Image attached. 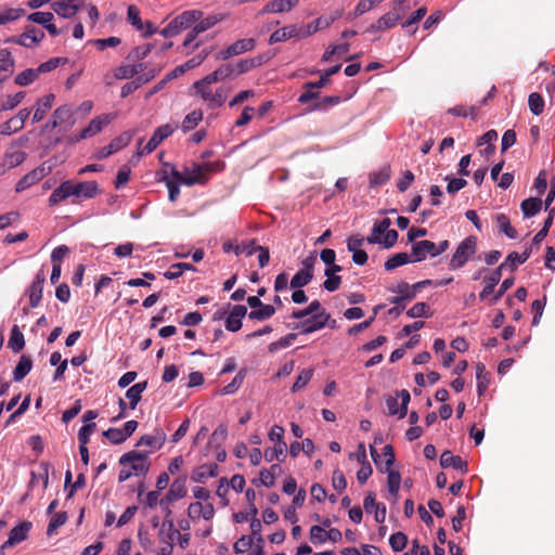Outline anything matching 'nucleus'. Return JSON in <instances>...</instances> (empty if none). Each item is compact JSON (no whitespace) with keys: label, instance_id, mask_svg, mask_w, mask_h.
Returning a JSON list of instances; mask_svg holds the SVG:
<instances>
[{"label":"nucleus","instance_id":"nucleus-63","mask_svg":"<svg viewBox=\"0 0 555 555\" xmlns=\"http://www.w3.org/2000/svg\"><path fill=\"white\" fill-rule=\"evenodd\" d=\"M507 268L509 269V263H506V260H505L496 269H494L489 275L485 276L483 282L489 283L493 286H496L502 278V271Z\"/></svg>","mask_w":555,"mask_h":555},{"label":"nucleus","instance_id":"nucleus-54","mask_svg":"<svg viewBox=\"0 0 555 555\" xmlns=\"http://www.w3.org/2000/svg\"><path fill=\"white\" fill-rule=\"evenodd\" d=\"M410 318H429L431 315L430 306L426 302H416L406 312Z\"/></svg>","mask_w":555,"mask_h":555},{"label":"nucleus","instance_id":"nucleus-15","mask_svg":"<svg viewBox=\"0 0 555 555\" xmlns=\"http://www.w3.org/2000/svg\"><path fill=\"white\" fill-rule=\"evenodd\" d=\"M65 125L66 128H72L75 125V118L70 106L62 105L57 107L53 114L51 121L47 125V127H51L52 129Z\"/></svg>","mask_w":555,"mask_h":555},{"label":"nucleus","instance_id":"nucleus-6","mask_svg":"<svg viewBox=\"0 0 555 555\" xmlns=\"http://www.w3.org/2000/svg\"><path fill=\"white\" fill-rule=\"evenodd\" d=\"M405 10L396 9L390 10L383 16H380L375 23L371 24L366 31L375 33V31H386L388 29L393 28L404 16Z\"/></svg>","mask_w":555,"mask_h":555},{"label":"nucleus","instance_id":"nucleus-20","mask_svg":"<svg viewBox=\"0 0 555 555\" xmlns=\"http://www.w3.org/2000/svg\"><path fill=\"white\" fill-rule=\"evenodd\" d=\"M440 466L442 468L452 467L460 470L463 475L468 472V464L460 455H454L451 451L446 450L440 455Z\"/></svg>","mask_w":555,"mask_h":555},{"label":"nucleus","instance_id":"nucleus-38","mask_svg":"<svg viewBox=\"0 0 555 555\" xmlns=\"http://www.w3.org/2000/svg\"><path fill=\"white\" fill-rule=\"evenodd\" d=\"M286 442L280 441V443H275L273 448H268L264 453L263 457L267 462H272L274 460H278L279 462L284 461V453L286 451Z\"/></svg>","mask_w":555,"mask_h":555},{"label":"nucleus","instance_id":"nucleus-8","mask_svg":"<svg viewBox=\"0 0 555 555\" xmlns=\"http://www.w3.org/2000/svg\"><path fill=\"white\" fill-rule=\"evenodd\" d=\"M133 133L131 131H125L120 135L114 138L111 143L106 146L101 147L95 153V158L104 159L111 156L112 154L117 153L121 149L129 145L132 140Z\"/></svg>","mask_w":555,"mask_h":555},{"label":"nucleus","instance_id":"nucleus-2","mask_svg":"<svg viewBox=\"0 0 555 555\" xmlns=\"http://www.w3.org/2000/svg\"><path fill=\"white\" fill-rule=\"evenodd\" d=\"M222 169L220 163H203L194 164L191 171L188 168L184 171H179L175 167L171 169V177L179 183L188 186L194 184H205L209 180V175L214 171Z\"/></svg>","mask_w":555,"mask_h":555},{"label":"nucleus","instance_id":"nucleus-37","mask_svg":"<svg viewBox=\"0 0 555 555\" xmlns=\"http://www.w3.org/2000/svg\"><path fill=\"white\" fill-rule=\"evenodd\" d=\"M185 271H196V268L188 262L173 263L169 270L164 273V276L168 280H176L180 278Z\"/></svg>","mask_w":555,"mask_h":555},{"label":"nucleus","instance_id":"nucleus-17","mask_svg":"<svg viewBox=\"0 0 555 555\" xmlns=\"http://www.w3.org/2000/svg\"><path fill=\"white\" fill-rule=\"evenodd\" d=\"M50 168H44V166L37 167L26 173L21 180L16 183L15 191L17 193L23 192L29 189L31 185L41 181L48 173Z\"/></svg>","mask_w":555,"mask_h":555},{"label":"nucleus","instance_id":"nucleus-59","mask_svg":"<svg viewBox=\"0 0 555 555\" xmlns=\"http://www.w3.org/2000/svg\"><path fill=\"white\" fill-rule=\"evenodd\" d=\"M341 101L338 95L324 96L320 101L315 102L312 106L314 111H326L328 107L339 104Z\"/></svg>","mask_w":555,"mask_h":555},{"label":"nucleus","instance_id":"nucleus-64","mask_svg":"<svg viewBox=\"0 0 555 555\" xmlns=\"http://www.w3.org/2000/svg\"><path fill=\"white\" fill-rule=\"evenodd\" d=\"M54 18L53 13L51 12H35L28 15L27 20L42 25L43 27L52 22Z\"/></svg>","mask_w":555,"mask_h":555},{"label":"nucleus","instance_id":"nucleus-41","mask_svg":"<svg viewBox=\"0 0 555 555\" xmlns=\"http://www.w3.org/2000/svg\"><path fill=\"white\" fill-rule=\"evenodd\" d=\"M496 223L500 228V230L508 237V238H516L517 237V231L511 225L509 218L505 214H499L495 217Z\"/></svg>","mask_w":555,"mask_h":555},{"label":"nucleus","instance_id":"nucleus-24","mask_svg":"<svg viewBox=\"0 0 555 555\" xmlns=\"http://www.w3.org/2000/svg\"><path fill=\"white\" fill-rule=\"evenodd\" d=\"M217 474L218 465L216 463L204 464L193 470L191 479L194 482L205 483L209 478L217 476Z\"/></svg>","mask_w":555,"mask_h":555},{"label":"nucleus","instance_id":"nucleus-60","mask_svg":"<svg viewBox=\"0 0 555 555\" xmlns=\"http://www.w3.org/2000/svg\"><path fill=\"white\" fill-rule=\"evenodd\" d=\"M220 21H221V17H219L218 15H210V16H208L206 18H202L201 17L194 24V26L196 27L197 31L204 33V31L210 29L211 27H214Z\"/></svg>","mask_w":555,"mask_h":555},{"label":"nucleus","instance_id":"nucleus-30","mask_svg":"<svg viewBox=\"0 0 555 555\" xmlns=\"http://www.w3.org/2000/svg\"><path fill=\"white\" fill-rule=\"evenodd\" d=\"M147 387V380L134 384L126 391V397L129 399L130 409L134 410L142 398V392Z\"/></svg>","mask_w":555,"mask_h":555},{"label":"nucleus","instance_id":"nucleus-46","mask_svg":"<svg viewBox=\"0 0 555 555\" xmlns=\"http://www.w3.org/2000/svg\"><path fill=\"white\" fill-rule=\"evenodd\" d=\"M387 472V485L389 492L397 496L400 483H401V475L399 472L392 470L391 467L389 469L386 468Z\"/></svg>","mask_w":555,"mask_h":555},{"label":"nucleus","instance_id":"nucleus-36","mask_svg":"<svg viewBox=\"0 0 555 555\" xmlns=\"http://www.w3.org/2000/svg\"><path fill=\"white\" fill-rule=\"evenodd\" d=\"M275 313V307L273 305L262 304L258 309L247 312L250 320L254 321H266L273 317Z\"/></svg>","mask_w":555,"mask_h":555},{"label":"nucleus","instance_id":"nucleus-50","mask_svg":"<svg viewBox=\"0 0 555 555\" xmlns=\"http://www.w3.org/2000/svg\"><path fill=\"white\" fill-rule=\"evenodd\" d=\"M0 62H2L0 66L4 68V77H9L13 74L15 61L9 50L0 49Z\"/></svg>","mask_w":555,"mask_h":555},{"label":"nucleus","instance_id":"nucleus-26","mask_svg":"<svg viewBox=\"0 0 555 555\" xmlns=\"http://www.w3.org/2000/svg\"><path fill=\"white\" fill-rule=\"evenodd\" d=\"M390 224L391 220L389 218H384L380 221L375 222L371 234L366 237V242L370 244L382 243V237L384 236L385 231H387Z\"/></svg>","mask_w":555,"mask_h":555},{"label":"nucleus","instance_id":"nucleus-21","mask_svg":"<svg viewBox=\"0 0 555 555\" xmlns=\"http://www.w3.org/2000/svg\"><path fill=\"white\" fill-rule=\"evenodd\" d=\"M30 521H23L15 526L9 533L8 540L3 543V547H12L27 539L28 532L31 529Z\"/></svg>","mask_w":555,"mask_h":555},{"label":"nucleus","instance_id":"nucleus-43","mask_svg":"<svg viewBox=\"0 0 555 555\" xmlns=\"http://www.w3.org/2000/svg\"><path fill=\"white\" fill-rule=\"evenodd\" d=\"M390 179V167L385 166L380 170L370 175V186L376 188L385 184Z\"/></svg>","mask_w":555,"mask_h":555},{"label":"nucleus","instance_id":"nucleus-55","mask_svg":"<svg viewBox=\"0 0 555 555\" xmlns=\"http://www.w3.org/2000/svg\"><path fill=\"white\" fill-rule=\"evenodd\" d=\"M528 105L531 113L538 116L544 109V100L539 93L532 92L528 98Z\"/></svg>","mask_w":555,"mask_h":555},{"label":"nucleus","instance_id":"nucleus-3","mask_svg":"<svg viewBox=\"0 0 555 555\" xmlns=\"http://www.w3.org/2000/svg\"><path fill=\"white\" fill-rule=\"evenodd\" d=\"M119 464L124 466L118 475L119 482L128 480L133 475H145L151 467V461L147 457V453L135 450L122 454L119 457Z\"/></svg>","mask_w":555,"mask_h":555},{"label":"nucleus","instance_id":"nucleus-13","mask_svg":"<svg viewBox=\"0 0 555 555\" xmlns=\"http://www.w3.org/2000/svg\"><path fill=\"white\" fill-rule=\"evenodd\" d=\"M201 17H203V12L201 10H189L176 16L170 23L177 34H180L181 31L192 27Z\"/></svg>","mask_w":555,"mask_h":555},{"label":"nucleus","instance_id":"nucleus-16","mask_svg":"<svg viewBox=\"0 0 555 555\" xmlns=\"http://www.w3.org/2000/svg\"><path fill=\"white\" fill-rule=\"evenodd\" d=\"M293 38L304 39L301 27L296 24L288 25L273 31L269 37V44H275Z\"/></svg>","mask_w":555,"mask_h":555},{"label":"nucleus","instance_id":"nucleus-18","mask_svg":"<svg viewBox=\"0 0 555 555\" xmlns=\"http://www.w3.org/2000/svg\"><path fill=\"white\" fill-rule=\"evenodd\" d=\"M427 255L436 257V244L434 242L424 240L412 244V262L423 261Z\"/></svg>","mask_w":555,"mask_h":555},{"label":"nucleus","instance_id":"nucleus-52","mask_svg":"<svg viewBox=\"0 0 555 555\" xmlns=\"http://www.w3.org/2000/svg\"><path fill=\"white\" fill-rule=\"evenodd\" d=\"M554 212H555V210H554V208H552L550 210L548 217L544 221L542 229L533 236L532 244L539 245L546 237V235L550 231V228L553 223Z\"/></svg>","mask_w":555,"mask_h":555},{"label":"nucleus","instance_id":"nucleus-25","mask_svg":"<svg viewBox=\"0 0 555 555\" xmlns=\"http://www.w3.org/2000/svg\"><path fill=\"white\" fill-rule=\"evenodd\" d=\"M341 68V64L334 65L324 72L320 73V79L315 82H306L305 88L321 89L326 87L331 82V77L336 75Z\"/></svg>","mask_w":555,"mask_h":555},{"label":"nucleus","instance_id":"nucleus-31","mask_svg":"<svg viewBox=\"0 0 555 555\" xmlns=\"http://www.w3.org/2000/svg\"><path fill=\"white\" fill-rule=\"evenodd\" d=\"M222 249L224 253L234 251L236 255L246 254V256H251L256 251L254 241H250L247 244L242 245H233V243L227 241L223 243Z\"/></svg>","mask_w":555,"mask_h":555},{"label":"nucleus","instance_id":"nucleus-34","mask_svg":"<svg viewBox=\"0 0 555 555\" xmlns=\"http://www.w3.org/2000/svg\"><path fill=\"white\" fill-rule=\"evenodd\" d=\"M426 13L427 9L425 7L417 9L406 21L401 24L402 28L408 29L410 34H414L417 29L416 25L424 18Z\"/></svg>","mask_w":555,"mask_h":555},{"label":"nucleus","instance_id":"nucleus-35","mask_svg":"<svg viewBox=\"0 0 555 555\" xmlns=\"http://www.w3.org/2000/svg\"><path fill=\"white\" fill-rule=\"evenodd\" d=\"M232 56L240 55L242 53L251 51L256 47V40L254 38L238 39L234 43L230 44Z\"/></svg>","mask_w":555,"mask_h":555},{"label":"nucleus","instance_id":"nucleus-40","mask_svg":"<svg viewBox=\"0 0 555 555\" xmlns=\"http://www.w3.org/2000/svg\"><path fill=\"white\" fill-rule=\"evenodd\" d=\"M202 120L203 112L199 109H194L184 117L181 129L183 132H189L194 129Z\"/></svg>","mask_w":555,"mask_h":555},{"label":"nucleus","instance_id":"nucleus-5","mask_svg":"<svg viewBox=\"0 0 555 555\" xmlns=\"http://www.w3.org/2000/svg\"><path fill=\"white\" fill-rule=\"evenodd\" d=\"M115 118L114 114H102L100 116H96L93 118L87 127H85L78 135L69 137L68 142L69 143H77L81 140L91 138L99 132L102 131V129L111 124V121Z\"/></svg>","mask_w":555,"mask_h":555},{"label":"nucleus","instance_id":"nucleus-32","mask_svg":"<svg viewBox=\"0 0 555 555\" xmlns=\"http://www.w3.org/2000/svg\"><path fill=\"white\" fill-rule=\"evenodd\" d=\"M525 218L535 216L542 208V201L539 197L524 199L520 205Z\"/></svg>","mask_w":555,"mask_h":555},{"label":"nucleus","instance_id":"nucleus-19","mask_svg":"<svg viewBox=\"0 0 555 555\" xmlns=\"http://www.w3.org/2000/svg\"><path fill=\"white\" fill-rule=\"evenodd\" d=\"M85 0H59L52 4L53 11L64 17L70 18L77 14Z\"/></svg>","mask_w":555,"mask_h":555},{"label":"nucleus","instance_id":"nucleus-44","mask_svg":"<svg viewBox=\"0 0 555 555\" xmlns=\"http://www.w3.org/2000/svg\"><path fill=\"white\" fill-rule=\"evenodd\" d=\"M313 279V273L302 271L301 269L292 278L289 282L291 288H301L308 285Z\"/></svg>","mask_w":555,"mask_h":555},{"label":"nucleus","instance_id":"nucleus-22","mask_svg":"<svg viewBox=\"0 0 555 555\" xmlns=\"http://www.w3.org/2000/svg\"><path fill=\"white\" fill-rule=\"evenodd\" d=\"M247 315V308L243 305H235L225 318V328L229 332H237L242 327V321Z\"/></svg>","mask_w":555,"mask_h":555},{"label":"nucleus","instance_id":"nucleus-4","mask_svg":"<svg viewBox=\"0 0 555 555\" xmlns=\"http://www.w3.org/2000/svg\"><path fill=\"white\" fill-rule=\"evenodd\" d=\"M477 249V238L475 236H467L464 238L460 245L456 247L451 260H450V269H459L462 268L468 259L476 253Z\"/></svg>","mask_w":555,"mask_h":555},{"label":"nucleus","instance_id":"nucleus-11","mask_svg":"<svg viewBox=\"0 0 555 555\" xmlns=\"http://www.w3.org/2000/svg\"><path fill=\"white\" fill-rule=\"evenodd\" d=\"M331 320V314L326 310H321L319 313L312 315L310 319L297 324L295 328H302V334H310L322 330Z\"/></svg>","mask_w":555,"mask_h":555},{"label":"nucleus","instance_id":"nucleus-29","mask_svg":"<svg viewBox=\"0 0 555 555\" xmlns=\"http://www.w3.org/2000/svg\"><path fill=\"white\" fill-rule=\"evenodd\" d=\"M33 369V360L29 356L23 354L16 367L13 371V378L15 382L23 380Z\"/></svg>","mask_w":555,"mask_h":555},{"label":"nucleus","instance_id":"nucleus-12","mask_svg":"<svg viewBox=\"0 0 555 555\" xmlns=\"http://www.w3.org/2000/svg\"><path fill=\"white\" fill-rule=\"evenodd\" d=\"M340 16H341V13L339 11H337L334 14L320 16L317 20H314L313 22H311L305 26H300L304 38H307L313 34H315L319 30L328 28Z\"/></svg>","mask_w":555,"mask_h":555},{"label":"nucleus","instance_id":"nucleus-27","mask_svg":"<svg viewBox=\"0 0 555 555\" xmlns=\"http://www.w3.org/2000/svg\"><path fill=\"white\" fill-rule=\"evenodd\" d=\"M54 94H47L37 101V108L33 116V122H39L43 119L46 113L52 107Z\"/></svg>","mask_w":555,"mask_h":555},{"label":"nucleus","instance_id":"nucleus-1","mask_svg":"<svg viewBox=\"0 0 555 555\" xmlns=\"http://www.w3.org/2000/svg\"><path fill=\"white\" fill-rule=\"evenodd\" d=\"M99 184L95 181L73 182L70 180L62 182L50 195L49 205L55 206L59 203L75 197L76 199H90L99 194Z\"/></svg>","mask_w":555,"mask_h":555},{"label":"nucleus","instance_id":"nucleus-45","mask_svg":"<svg viewBox=\"0 0 555 555\" xmlns=\"http://www.w3.org/2000/svg\"><path fill=\"white\" fill-rule=\"evenodd\" d=\"M185 481L186 477L183 476L175 479L173 482L171 483L168 491L170 492V495L176 498V500L183 499L186 495L188 491L185 487Z\"/></svg>","mask_w":555,"mask_h":555},{"label":"nucleus","instance_id":"nucleus-57","mask_svg":"<svg viewBox=\"0 0 555 555\" xmlns=\"http://www.w3.org/2000/svg\"><path fill=\"white\" fill-rule=\"evenodd\" d=\"M66 62H67V60L64 57H52V59L48 60L47 62L40 64L36 68V72L38 73V75L44 74V73L55 69L60 65L66 64Z\"/></svg>","mask_w":555,"mask_h":555},{"label":"nucleus","instance_id":"nucleus-53","mask_svg":"<svg viewBox=\"0 0 555 555\" xmlns=\"http://www.w3.org/2000/svg\"><path fill=\"white\" fill-rule=\"evenodd\" d=\"M389 544L395 552H401L406 547L408 537L401 531L395 532L389 538Z\"/></svg>","mask_w":555,"mask_h":555},{"label":"nucleus","instance_id":"nucleus-62","mask_svg":"<svg viewBox=\"0 0 555 555\" xmlns=\"http://www.w3.org/2000/svg\"><path fill=\"white\" fill-rule=\"evenodd\" d=\"M297 338V334L291 333L284 337H281L279 340L273 341L269 345V350L271 352L276 351L279 349L287 348L292 345V343Z\"/></svg>","mask_w":555,"mask_h":555},{"label":"nucleus","instance_id":"nucleus-61","mask_svg":"<svg viewBox=\"0 0 555 555\" xmlns=\"http://www.w3.org/2000/svg\"><path fill=\"white\" fill-rule=\"evenodd\" d=\"M310 541L313 544H323L326 542V530L321 526H312L309 532Z\"/></svg>","mask_w":555,"mask_h":555},{"label":"nucleus","instance_id":"nucleus-28","mask_svg":"<svg viewBox=\"0 0 555 555\" xmlns=\"http://www.w3.org/2000/svg\"><path fill=\"white\" fill-rule=\"evenodd\" d=\"M266 62L262 55H257L251 59L241 60L234 64L236 76L245 74L253 68L261 66Z\"/></svg>","mask_w":555,"mask_h":555},{"label":"nucleus","instance_id":"nucleus-33","mask_svg":"<svg viewBox=\"0 0 555 555\" xmlns=\"http://www.w3.org/2000/svg\"><path fill=\"white\" fill-rule=\"evenodd\" d=\"M8 347L15 353L20 352L25 347L24 335L17 325H14L11 330Z\"/></svg>","mask_w":555,"mask_h":555},{"label":"nucleus","instance_id":"nucleus-14","mask_svg":"<svg viewBox=\"0 0 555 555\" xmlns=\"http://www.w3.org/2000/svg\"><path fill=\"white\" fill-rule=\"evenodd\" d=\"M166 441V434L162 428H156L152 435H143L140 440L137 442V447H149V451H143L144 453H153L163 448Z\"/></svg>","mask_w":555,"mask_h":555},{"label":"nucleus","instance_id":"nucleus-42","mask_svg":"<svg viewBox=\"0 0 555 555\" xmlns=\"http://www.w3.org/2000/svg\"><path fill=\"white\" fill-rule=\"evenodd\" d=\"M410 261H412V257L406 253H398L388 258L385 262V269L387 271H392L400 266L409 263Z\"/></svg>","mask_w":555,"mask_h":555},{"label":"nucleus","instance_id":"nucleus-58","mask_svg":"<svg viewBox=\"0 0 555 555\" xmlns=\"http://www.w3.org/2000/svg\"><path fill=\"white\" fill-rule=\"evenodd\" d=\"M66 521H67L66 512H60V513L54 514L49 522V526L47 529V534L52 535L56 531V529L60 528L61 526L65 525Z\"/></svg>","mask_w":555,"mask_h":555},{"label":"nucleus","instance_id":"nucleus-49","mask_svg":"<svg viewBox=\"0 0 555 555\" xmlns=\"http://www.w3.org/2000/svg\"><path fill=\"white\" fill-rule=\"evenodd\" d=\"M26 159V153L23 151H14L7 153L4 156L3 166L7 168H14L21 165Z\"/></svg>","mask_w":555,"mask_h":555},{"label":"nucleus","instance_id":"nucleus-56","mask_svg":"<svg viewBox=\"0 0 555 555\" xmlns=\"http://www.w3.org/2000/svg\"><path fill=\"white\" fill-rule=\"evenodd\" d=\"M313 376V370L312 369H306V370H302L299 375L297 376L293 387H292V391L293 392H297L299 391L300 389H302L309 382L310 379L312 378Z\"/></svg>","mask_w":555,"mask_h":555},{"label":"nucleus","instance_id":"nucleus-51","mask_svg":"<svg viewBox=\"0 0 555 555\" xmlns=\"http://www.w3.org/2000/svg\"><path fill=\"white\" fill-rule=\"evenodd\" d=\"M245 376H246V370L245 369L240 370L237 372V374L235 375V377L233 378V380L223 387L222 392L224 395H232L235 391H237L238 388L242 386V384L245 379Z\"/></svg>","mask_w":555,"mask_h":555},{"label":"nucleus","instance_id":"nucleus-9","mask_svg":"<svg viewBox=\"0 0 555 555\" xmlns=\"http://www.w3.org/2000/svg\"><path fill=\"white\" fill-rule=\"evenodd\" d=\"M43 38L44 33L41 29L28 25L21 36L9 38L8 41L26 48H31L41 42Z\"/></svg>","mask_w":555,"mask_h":555},{"label":"nucleus","instance_id":"nucleus-39","mask_svg":"<svg viewBox=\"0 0 555 555\" xmlns=\"http://www.w3.org/2000/svg\"><path fill=\"white\" fill-rule=\"evenodd\" d=\"M391 293H396L398 295H401L402 298L406 301H410L416 297V289H414V285H410L405 281H401L397 284L396 287L389 288Z\"/></svg>","mask_w":555,"mask_h":555},{"label":"nucleus","instance_id":"nucleus-47","mask_svg":"<svg viewBox=\"0 0 555 555\" xmlns=\"http://www.w3.org/2000/svg\"><path fill=\"white\" fill-rule=\"evenodd\" d=\"M127 21L137 29L143 30L144 23L140 16V10L137 5L130 4L127 10Z\"/></svg>","mask_w":555,"mask_h":555},{"label":"nucleus","instance_id":"nucleus-10","mask_svg":"<svg viewBox=\"0 0 555 555\" xmlns=\"http://www.w3.org/2000/svg\"><path fill=\"white\" fill-rule=\"evenodd\" d=\"M46 282V274L43 269H40L29 287L26 289V294L29 297V307L36 308L40 305L42 299L43 284Z\"/></svg>","mask_w":555,"mask_h":555},{"label":"nucleus","instance_id":"nucleus-48","mask_svg":"<svg viewBox=\"0 0 555 555\" xmlns=\"http://www.w3.org/2000/svg\"><path fill=\"white\" fill-rule=\"evenodd\" d=\"M38 77L39 75L36 72V68H27L15 77L14 82L18 86L25 87L33 83Z\"/></svg>","mask_w":555,"mask_h":555},{"label":"nucleus","instance_id":"nucleus-23","mask_svg":"<svg viewBox=\"0 0 555 555\" xmlns=\"http://www.w3.org/2000/svg\"><path fill=\"white\" fill-rule=\"evenodd\" d=\"M299 3V0H272L266 3L260 14L289 12Z\"/></svg>","mask_w":555,"mask_h":555},{"label":"nucleus","instance_id":"nucleus-7","mask_svg":"<svg viewBox=\"0 0 555 555\" xmlns=\"http://www.w3.org/2000/svg\"><path fill=\"white\" fill-rule=\"evenodd\" d=\"M178 128L177 124H165L157 127L152 134L151 139L147 141L145 146L140 152L141 155L150 154L157 149V146L168 137H170L173 131Z\"/></svg>","mask_w":555,"mask_h":555}]
</instances>
